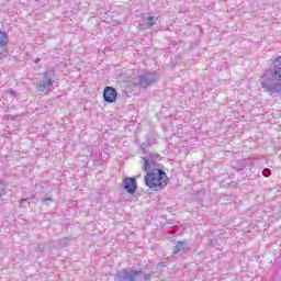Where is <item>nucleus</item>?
Masks as SVG:
<instances>
[{
	"label": "nucleus",
	"instance_id": "20e7f679",
	"mask_svg": "<svg viewBox=\"0 0 281 281\" xmlns=\"http://www.w3.org/2000/svg\"><path fill=\"white\" fill-rule=\"evenodd\" d=\"M157 80H159V75H157L156 72H148L146 75L134 78V85L136 87H140L142 89H146V87L155 85Z\"/></svg>",
	"mask_w": 281,
	"mask_h": 281
},
{
	"label": "nucleus",
	"instance_id": "f257e3e1",
	"mask_svg": "<svg viewBox=\"0 0 281 281\" xmlns=\"http://www.w3.org/2000/svg\"><path fill=\"white\" fill-rule=\"evenodd\" d=\"M261 87L272 95V98H278L281 93V65L278 67H271L266 70L262 76Z\"/></svg>",
	"mask_w": 281,
	"mask_h": 281
},
{
	"label": "nucleus",
	"instance_id": "6ab92c4d",
	"mask_svg": "<svg viewBox=\"0 0 281 281\" xmlns=\"http://www.w3.org/2000/svg\"><path fill=\"white\" fill-rule=\"evenodd\" d=\"M35 63H41V58L35 59Z\"/></svg>",
	"mask_w": 281,
	"mask_h": 281
},
{
	"label": "nucleus",
	"instance_id": "a211bd4d",
	"mask_svg": "<svg viewBox=\"0 0 281 281\" xmlns=\"http://www.w3.org/2000/svg\"><path fill=\"white\" fill-rule=\"evenodd\" d=\"M60 243H61V244H60V245H61V247H65V245H67V238L61 239V240H60Z\"/></svg>",
	"mask_w": 281,
	"mask_h": 281
},
{
	"label": "nucleus",
	"instance_id": "1a4fd4ad",
	"mask_svg": "<svg viewBox=\"0 0 281 281\" xmlns=\"http://www.w3.org/2000/svg\"><path fill=\"white\" fill-rule=\"evenodd\" d=\"M54 87V80L49 77V72H45L43 79L37 82V89L40 91L49 90Z\"/></svg>",
	"mask_w": 281,
	"mask_h": 281
},
{
	"label": "nucleus",
	"instance_id": "423d86ee",
	"mask_svg": "<svg viewBox=\"0 0 281 281\" xmlns=\"http://www.w3.org/2000/svg\"><path fill=\"white\" fill-rule=\"evenodd\" d=\"M157 21H159V18L153 16V15H144L138 23V30H150L153 25H157Z\"/></svg>",
	"mask_w": 281,
	"mask_h": 281
},
{
	"label": "nucleus",
	"instance_id": "9d476101",
	"mask_svg": "<svg viewBox=\"0 0 281 281\" xmlns=\"http://www.w3.org/2000/svg\"><path fill=\"white\" fill-rule=\"evenodd\" d=\"M103 98L105 102L113 103L117 100V91L113 87H105Z\"/></svg>",
	"mask_w": 281,
	"mask_h": 281
},
{
	"label": "nucleus",
	"instance_id": "39448f33",
	"mask_svg": "<svg viewBox=\"0 0 281 281\" xmlns=\"http://www.w3.org/2000/svg\"><path fill=\"white\" fill-rule=\"evenodd\" d=\"M157 159H159V154L150 153L143 157V170L148 172L153 169H156L155 166H157Z\"/></svg>",
	"mask_w": 281,
	"mask_h": 281
},
{
	"label": "nucleus",
	"instance_id": "4468645a",
	"mask_svg": "<svg viewBox=\"0 0 281 281\" xmlns=\"http://www.w3.org/2000/svg\"><path fill=\"white\" fill-rule=\"evenodd\" d=\"M148 146H150V143H142V144H140V149H142L143 151H145L146 148H148Z\"/></svg>",
	"mask_w": 281,
	"mask_h": 281
},
{
	"label": "nucleus",
	"instance_id": "aec40b11",
	"mask_svg": "<svg viewBox=\"0 0 281 281\" xmlns=\"http://www.w3.org/2000/svg\"><path fill=\"white\" fill-rule=\"evenodd\" d=\"M9 92L11 93V95H14V91L13 90H10Z\"/></svg>",
	"mask_w": 281,
	"mask_h": 281
},
{
	"label": "nucleus",
	"instance_id": "0eeeda50",
	"mask_svg": "<svg viewBox=\"0 0 281 281\" xmlns=\"http://www.w3.org/2000/svg\"><path fill=\"white\" fill-rule=\"evenodd\" d=\"M123 188L127 194L137 192V180L135 178L126 177L123 179Z\"/></svg>",
	"mask_w": 281,
	"mask_h": 281
},
{
	"label": "nucleus",
	"instance_id": "dca6fc26",
	"mask_svg": "<svg viewBox=\"0 0 281 281\" xmlns=\"http://www.w3.org/2000/svg\"><path fill=\"white\" fill-rule=\"evenodd\" d=\"M2 192H3V180L0 179V198Z\"/></svg>",
	"mask_w": 281,
	"mask_h": 281
},
{
	"label": "nucleus",
	"instance_id": "7ed1b4c3",
	"mask_svg": "<svg viewBox=\"0 0 281 281\" xmlns=\"http://www.w3.org/2000/svg\"><path fill=\"white\" fill-rule=\"evenodd\" d=\"M115 281H147L150 280V274L144 271L133 270L131 268L123 269L114 276Z\"/></svg>",
	"mask_w": 281,
	"mask_h": 281
},
{
	"label": "nucleus",
	"instance_id": "9b49d317",
	"mask_svg": "<svg viewBox=\"0 0 281 281\" xmlns=\"http://www.w3.org/2000/svg\"><path fill=\"white\" fill-rule=\"evenodd\" d=\"M9 43L8 33L0 31V47H5Z\"/></svg>",
	"mask_w": 281,
	"mask_h": 281
},
{
	"label": "nucleus",
	"instance_id": "ddd939ff",
	"mask_svg": "<svg viewBox=\"0 0 281 281\" xmlns=\"http://www.w3.org/2000/svg\"><path fill=\"white\" fill-rule=\"evenodd\" d=\"M262 175H263V177H271V169H269V168L263 169Z\"/></svg>",
	"mask_w": 281,
	"mask_h": 281
},
{
	"label": "nucleus",
	"instance_id": "f03ea898",
	"mask_svg": "<svg viewBox=\"0 0 281 281\" xmlns=\"http://www.w3.org/2000/svg\"><path fill=\"white\" fill-rule=\"evenodd\" d=\"M144 181L147 188L157 192L168 186V176L162 169H151L145 175Z\"/></svg>",
	"mask_w": 281,
	"mask_h": 281
},
{
	"label": "nucleus",
	"instance_id": "2eb2a0df",
	"mask_svg": "<svg viewBox=\"0 0 281 281\" xmlns=\"http://www.w3.org/2000/svg\"><path fill=\"white\" fill-rule=\"evenodd\" d=\"M32 247L35 251H41V244H33Z\"/></svg>",
	"mask_w": 281,
	"mask_h": 281
},
{
	"label": "nucleus",
	"instance_id": "f8f14e48",
	"mask_svg": "<svg viewBox=\"0 0 281 281\" xmlns=\"http://www.w3.org/2000/svg\"><path fill=\"white\" fill-rule=\"evenodd\" d=\"M280 65H281V56H277L274 61H273L272 67H280Z\"/></svg>",
	"mask_w": 281,
	"mask_h": 281
},
{
	"label": "nucleus",
	"instance_id": "f3484780",
	"mask_svg": "<svg viewBox=\"0 0 281 281\" xmlns=\"http://www.w3.org/2000/svg\"><path fill=\"white\" fill-rule=\"evenodd\" d=\"M47 201H52V199H50V198H44V199H42V203H44V204H46Z\"/></svg>",
	"mask_w": 281,
	"mask_h": 281
},
{
	"label": "nucleus",
	"instance_id": "6e6552de",
	"mask_svg": "<svg viewBox=\"0 0 281 281\" xmlns=\"http://www.w3.org/2000/svg\"><path fill=\"white\" fill-rule=\"evenodd\" d=\"M186 254H190V248L188 247V241H177L173 249H172V256H183Z\"/></svg>",
	"mask_w": 281,
	"mask_h": 281
}]
</instances>
